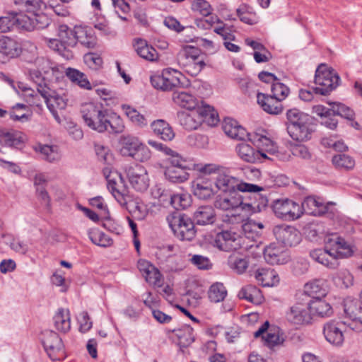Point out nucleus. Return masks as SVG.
Instances as JSON below:
<instances>
[{
  "mask_svg": "<svg viewBox=\"0 0 362 362\" xmlns=\"http://www.w3.org/2000/svg\"><path fill=\"white\" fill-rule=\"evenodd\" d=\"M353 246L344 238L333 234L325 240L324 249H315L310 252L311 258L330 269L339 266L338 260L353 255Z\"/></svg>",
  "mask_w": 362,
  "mask_h": 362,
  "instance_id": "f257e3e1",
  "label": "nucleus"
},
{
  "mask_svg": "<svg viewBox=\"0 0 362 362\" xmlns=\"http://www.w3.org/2000/svg\"><path fill=\"white\" fill-rule=\"evenodd\" d=\"M31 80L36 84L37 93L44 98L48 110L52 114L55 120L60 124L61 118L58 112L66 108L67 98L65 95L52 89L48 81L42 76L38 70L30 71Z\"/></svg>",
  "mask_w": 362,
  "mask_h": 362,
  "instance_id": "f03ea898",
  "label": "nucleus"
},
{
  "mask_svg": "<svg viewBox=\"0 0 362 362\" xmlns=\"http://www.w3.org/2000/svg\"><path fill=\"white\" fill-rule=\"evenodd\" d=\"M286 129L295 141L303 142L311 139L313 129V117L297 108L286 112Z\"/></svg>",
  "mask_w": 362,
  "mask_h": 362,
  "instance_id": "7ed1b4c3",
  "label": "nucleus"
},
{
  "mask_svg": "<svg viewBox=\"0 0 362 362\" xmlns=\"http://www.w3.org/2000/svg\"><path fill=\"white\" fill-rule=\"evenodd\" d=\"M108 110L103 104L89 103L83 104L81 113L86 124L98 132H105Z\"/></svg>",
  "mask_w": 362,
  "mask_h": 362,
  "instance_id": "20e7f679",
  "label": "nucleus"
},
{
  "mask_svg": "<svg viewBox=\"0 0 362 362\" xmlns=\"http://www.w3.org/2000/svg\"><path fill=\"white\" fill-rule=\"evenodd\" d=\"M179 65L191 76H197L204 67V57L201 51L193 46L182 47L177 57Z\"/></svg>",
  "mask_w": 362,
  "mask_h": 362,
  "instance_id": "39448f33",
  "label": "nucleus"
},
{
  "mask_svg": "<svg viewBox=\"0 0 362 362\" xmlns=\"http://www.w3.org/2000/svg\"><path fill=\"white\" fill-rule=\"evenodd\" d=\"M166 221L174 235L180 240H192L196 234L194 222L179 212L169 214Z\"/></svg>",
  "mask_w": 362,
  "mask_h": 362,
  "instance_id": "423d86ee",
  "label": "nucleus"
},
{
  "mask_svg": "<svg viewBox=\"0 0 362 362\" xmlns=\"http://www.w3.org/2000/svg\"><path fill=\"white\" fill-rule=\"evenodd\" d=\"M339 76L326 64L318 66L315 75V83L318 86L313 88L315 94L327 95L335 89L339 84Z\"/></svg>",
  "mask_w": 362,
  "mask_h": 362,
  "instance_id": "0eeeda50",
  "label": "nucleus"
},
{
  "mask_svg": "<svg viewBox=\"0 0 362 362\" xmlns=\"http://www.w3.org/2000/svg\"><path fill=\"white\" fill-rule=\"evenodd\" d=\"M44 40L47 46L62 55L76 45V27L74 30L66 25L58 27L57 38L45 37Z\"/></svg>",
  "mask_w": 362,
  "mask_h": 362,
  "instance_id": "6e6552de",
  "label": "nucleus"
},
{
  "mask_svg": "<svg viewBox=\"0 0 362 362\" xmlns=\"http://www.w3.org/2000/svg\"><path fill=\"white\" fill-rule=\"evenodd\" d=\"M344 321L354 331L362 330V298H347L344 302Z\"/></svg>",
  "mask_w": 362,
  "mask_h": 362,
  "instance_id": "1a4fd4ad",
  "label": "nucleus"
},
{
  "mask_svg": "<svg viewBox=\"0 0 362 362\" xmlns=\"http://www.w3.org/2000/svg\"><path fill=\"white\" fill-rule=\"evenodd\" d=\"M42 342L47 355L52 361H60L65 358V351L62 339L52 330L42 332Z\"/></svg>",
  "mask_w": 362,
  "mask_h": 362,
  "instance_id": "9d476101",
  "label": "nucleus"
},
{
  "mask_svg": "<svg viewBox=\"0 0 362 362\" xmlns=\"http://www.w3.org/2000/svg\"><path fill=\"white\" fill-rule=\"evenodd\" d=\"M272 208L277 217L286 221L298 219L303 214L300 206L288 199L274 200Z\"/></svg>",
  "mask_w": 362,
  "mask_h": 362,
  "instance_id": "9b49d317",
  "label": "nucleus"
},
{
  "mask_svg": "<svg viewBox=\"0 0 362 362\" xmlns=\"http://www.w3.org/2000/svg\"><path fill=\"white\" fill-rule=\"evenodd\" d=\"M180 76L181 74L176 70L166 69L160 74L152 76L151 83L155 88L164 91L171 90L180 85Z\"/></svg>",
  "mask_w": 362,
  "mask_h": 362,
  "instance_id": "f8f14e48",
  "label": "nucleus"
},
{
  "mask_svg": "<svg viewBox=\"0 0 362 362\" xmlns=\"http://www.w3.org/2000/svg\"><path fill=\"white\" fill-rule=\"evenodd\" d=\"M347 327V325L344 320H329L323 326V335L329 344L341 346L344 343V332Z\"/></svg>",
  "mask_w": 362,
  "mask_h": 362,
  "instance_id": "ddd939ff",
  "label": "nucleus"
},
{
  "mask_svg": "<svg viewBox=\"0 0 362 362\" xmlns=\"http://www.w3.org/2000/svg\"><path fill=\"white\" fill-rule=\"evenodd\" d=\"M129 182L136 191L144 192L149 186L146 170L140 165L129 166L126 170Z\"/></svg>",
  "mask_w": 362,
  "mask_h": 362,
  "instance_id": "4468645a",
  "label": "nucleus"
},
{
  "mask_svg": "<svg viewBox=\"0 0 362 362\" xmlns=\"http://www.w3.org/2000/svg\"><path fill=\"white\" fill-rule=\"evenodd\" d=\"M286 320L295 325L310 324L312 321L308 304L296 303L291 305L285 315Z\"/></svg>",
  "mask_w": 362,
  "mask_h": 362,
  "instance_id": "2eb2a0df",
  "label": "nucleus"
},
{
  "mask_svg": "<svg viewBox=\"0 0 362 362\" xmlns=\"http://www.w3.org/2000/svg\"><path fill=\"white\" fill-rule=\"evenodd\" d=\"M273 231L276 239L286 247L295 246L300 242V233L298 230L292 226H276Z\"/></svg>",
  "mask_w": 362,
  "mask_h": 362,
  "instance_id": "dca6fc26",
  "label": "nucleus"
},
{
  "mask_svg": "<svg viewBox=\"0 0 362 362\" xmlns=\"http://www.w3.org/2000/svg\"><path fill=\"white\" fill-rule=\"evenodd\" d=\"M264 258L268 264L272 265L285 264L291 259L288 251L275 243L270 244L264 249Z\"/></svg>",
  "mask_w": 362,
  "mask_h": 362,
  "instance_id": "f3484780",
  "label": "nucleus"
},
{
  "mask_svg": "<svg viewBox=\"0 0 362 362\" xmlns=\"http://www.w3.org/2000/svg\"><path fill=\"white\" fill-rule=\"evenodd\" d=\"M238 235L230 230H223L218 233L214 240V245L220 250L230 252L236 250Z\"/></svg>",
  "mask_w": 362,
  "mask_h": 362,
  "instance_id": "a211bd4d",
  "label": "nucleus"
},
{
  "mask_svg": "<svg viewBox=\"0 0 362 362\" xmlns=\"http://www.w3.org/2000/svg\"><path fill=\"white\" fill-rule=\"evenodd\" d=\"M216 189L224 193L234 194L237 192L238 180L228 174V170L224 168L218 176L215 177L214 182Z\"/></svg>",
  "mask_w": 362,
  "mask_h": 362,
  "instance_id": "6ab92c4d",
  "label": "nucleus"
},
{
  "mask_svg": "<svg viewBox=\"0 0 362 362\" xmlns=\"http://www.w3.org/2000/svg\"><path fill=\"white\" fill-rule=\"evenodd\" d=\"M24 134L17 130L0 128V151L4 147H17L24 142Z\"/></svg>",
  "mask_w": 362,
  "mask_h": 362,
  "instance_id": "aec40b11",
  "label": "nucleus"
},
{
  "mask_svg": "<svg viewBox=\"0 0 362 362\" xmlns=\"http://www.w3.org/2000/svg\"><path fill=\"white\" fill-rule=\"evenodd\" d=\"M257 141H259L258 152L263 155V156H259L260 163L267 160H273L274 157H278L279 147L275 142L264 136H259Z\"/></svg>",
  "mask_w": 362,
  "mask_h": 362,
  "instance_id": "412c9836",
  "label": "nucleus"
},
{
  "mask_svg": "<svg viewBox=\"0 0 362 362\" xmlns=\"http://www.w3.org/2000/svg\"><path fill=\"white\" fill-rule=\"evenodd\" d=\"M235 152L238 158L243 162L248 163H260L259 157L263 155L258 152L257 148H253L246 142H240L235 146Z\"/></svg>",
  "mask_w": 362,
  "mask_h": 362,
  "instance_id": "4be33fe9",
  "label": "nucleus"
},
{
  "mask_svg": "<svg viewBox=\"0 0 362 362\" xmlns=\"http://www.w3.org/2000/svg\"><path fill=\"white\" fill-rule=\"evenodd\" d=\"M257 103L264 111L272 115H279L283 111L281 101L272 95L259 93L257 95Z\"/></svg>",
  "mask_w": 362,
  "mask_h": 362,
  "instance_id": "5701e85b",
  "label": "nucleus"
},
{
  "mask_svg": "<svg viewBox=\"0 0 362 362\" xmlns=\"http://www.w3.org/2000/svg\"><path fill=\"white\" fill-rule=\"evenodd\" d=\"M142 141L135 136L131 134L122 135L119 141V152L123 156L133 157Z\"/></svg>",
  "mask_w": 362,
  "mask_h": 362,
  "instance_id": "b1692460",
  "label": "nucleus"
},
{
  "mask_svg": "<svg viewBox=\"0 0 362 362\" xmlns=\"http://www.w3.org/2000/svg\"><path fill=\"white\" fill-rule=\"evenodd\" d=\"M107 188L118 203L128 209V204L132 201L128 189L122 185V183H117L112 180H108Z\"/></svg>",
  "mask_w": 362,
  "mask_h": 362,
  "instance_id": "393cba45",
  "label": "nucleus"
},
{
  "mask_svg": "<svg viewBox=\"0 0 362 362\" xmlns=\"http://www.w3.org/2000/svg\"><path fill=\"white\" fill-rule=\"evenodd\" d=\"M214 182L209 180L198 178L193 184V194L199 199L207 200L214 197L216 191Z\"/></svg>",
  "mask_w": 362,
  "mask_h": 362,
  "instance_id": "a878e982",
  "label": "nucleus"
},
{
  "mask_svg": "<svg viewBox=\"0 0 362 362\" xmlns=\"http://www.w3.org/2000/svg\"><path fill=\"white\" fill-rule=\"evenodd\" d=\"M222 128L226 135L234 139L243 140L249 136L245 129L236 120L230 117L224 119Z\"/></svg>",
  "mask_w": 362,
  "mask_h": 362,
  "instance_id": "bb28decb",
  "label": "nucleus"
},
{
  "mask_svg": "<svg viewBox=\"0 0 362 362\" xmlns=\"http://www.w3.org/2000/svg\"><path fill=\"white\" fill-rule=\"evenodd\" d=\"M214 206L223 211L234 210L239 207L243 209L242 199L237 192L229 194L228 197H218L214 202Z\"/></svg>",
  "mask_w": 362,
  "mask_h": 362,
  "instance_id": "cd10ccee",
  "label": "nucleus"
},
{
  "mask_svg": "<svg viewBox=\"0 0 362 362\" xmlns=\"http://www.w3.org/2000/svg\"><path fill=\"white\" fill-rule=\"evenodd\" d=\"M254 276L263 286H274L280 281L277 272L273 269L259 268L255 272Z\"/></svg>",
  "mask_w": 362,
  "mask_h": 362,
  "instance_id": "c85d7f7f",
  "label": "nucleus"
},
{
  "mask_svg": "<svg viewBox=\"0 0 362 362\" xmlns=\"http://www.w3.org/2000/svg\"><path fill=\"white\" fill-rule=\"evenodd\" d=\"M309 313L311 317L317 316L320 317H329L332 314L331 305L321 298H316L312 300L308 304Z\"/></svg>",
  "mask_w": 362,
  "mask_h": 362,
  "instance_id": "c756f323",
  "label": "nucleus"
},
{
  "mask_svg": "<svg viewBox=\"0 0 362 362\" xmlns=\"http://www.w3.org/2000/svg\"><path fill=\"white\" fill-rule=\"evenodd\" d=\"M21 47L15 40L1 36L0 37V53L8 58H14L20 55Z\"/></svg>",
  "mask_w": 362,
  "mask_h": 362,
  "instance_id": "7c9ffc66",
  "label": "nucleus"
},
{
  "mask_svg": "<svg viewBox=\"0 0 362 362\" xmlns=\"http://www.w3.org/2000/svg\"><path fill=\"white\" fill-rule=\"evenodd\" d=\"M193 218L200 226L213 224L216 220L214 209L210 206H200L194 213Z\"/></svg>",
  "mask_w": 362,
  "mask_h": 362,
  "instance_id": "2f4dec72",
  "label": "nucleus"
},
{
  "mask_svg": "<svg viewBox=\"0 0 362 362\" xmlns=\"http://www.w3.org/2000/svg\"><path fill=\"white\" fill-rule=\"evenodd\" d=\"M327 290V281L324 279H315L310 281L304 286V292L313 299L320 298L321 296L326 295Z\"/></svg>",
  "mask_w": 362,
  "mask_h": 362,
  "instance_id": "473e14b6",
  "label": "nucleus"
},
{
  "mask_svg": "<svg viewBox=\"0 0 362 362\" xmlns=\"http://www.w3.org/2000/svg\"><path fill=\"white\" fill-rule=\"evenodd\" d=\"M300 206L303 213L305 212L314 216L321 215L326 211L323 203L314 197H306Z\"/></svg>",
  "mask_w": 362,
  "mask_h": 362,
  "instance_id": "72a5a7b5",
  "label": "nucleus"
},
{
  "mask_svg": "<svg viewBox=\"0 0 362 362\" xmlns=\"http://www.w3.org/2000/svg\"><path fill=\"white\" fill-rule=\"evenodd\" d=\"M238 297L255 305H259L264 300V296L260 289L252 285H247L242 288L238 293Z\"/></svg>",
  "mask_w": 362,
  "mask_h": 362,
  "instance_id": "f704fd0d",
  "label": "nucleus"
},
{
  "mask_svg": "<svg viewBox=\"0 0 362 362\" xmlns=\"http://www.w3.org/2000/svg\"><path fill=\"white\" fill-rule=\"evenodd\" d=\"M172 98L175 104L188 110H194L198 105L197 99L185 91L174 92Z\"/></svg>",
  "mask_w": 362,
  "mask_h": 362,
  "instance_id": "c9c22d12",
  "label": "nucleus"
},
{
  "mask_svg": "<svg viewBox=\"0 0 362 362\" xmlns=\"http://www.w3.org/2000/svg\"><path fill=\"white\" fill-rule=\"evenodd\" d=\"M151 127L153 133L164 141H171L175 136L171 127L163 119L154 121Z\"/></svg>",
  "mask_w": 362,
  "mask_h": 362,
  "instance_id": "e433bc0d",
  "label": "nucleus"
},
{
  "mask_svg": "<svg viewBox=\"0 0 362 362\" xmlns=\"http://www.w3.org/2000/svg\"><path fill=\"white\" fill-rule=\"evenodd\" d=\"M134 48L139 57L146 60L153 62L158 57L156 50L153 47L148 45L146 41L144 40H137L134 45Z\"/></svg>",
  "mask_w": 362,
  "mask_h": 362,
  "instance_id": "4c0bfd02",
  "label": "nucleus"
},
{
  "mask_svg": "<svg viewBox=\"0 0 362 362\" xmlns=\"http://www.w3.org/2000/svg\"><path fill=\"white\" fill-rule=\"evenodd\" d=\"M54 324L58 331L64 333L69 332L71 329V318L69 310L59 309L54 317Z\"/></svg>",
  "mask_w": 362,
  "mask_h": 362,
  "instance_id": "58836bf2",
  "label": "nucleus"
},
{
  "mask_svg": "<svg viewBox=\"0 0 362 362\" xmlns=\"http://www.w3.org/2000/svg\"><path fill=\"white\" fill-rule=\"evenodd\" d=\"M180 124L187 130L197 129L202 123V119L194 111L191 113L182 112L179 115Z\"/></svg>",
  "mask_w": 362,
  "mask_h": 362,
  "instance_id": "ea45409f",
  "label": "nucleus"
},
{
  "mask_svg": "<svg viewBox=\"0 0 362 362\" xmlns=\"http://www.w3.org/2000/svg\"><path fill=\"white\" fill-rule=\"evenodd\" d=\"M269 327V322L268 321L264 322L258 330L254 333V337L258 338L262 336L268 346H274L281 343L282 341L279 334L272 332L271 330L267 333L266 337L263 335L267 331Z\"/></svg>",
  "mask_w": 362,
  "mask_h": 362,
  "instance_id": "a19ab883",
  "label": "nucleus"
},
{
  "mask_svg": "<svg viewBox=\"0 0 362 362\" xmlns=\"http://www.w3.org/2000/svg\"><path fill=\"white\" fill-rule=\"evenodd\" d=\"M164 175L166 179L175 183L183 182L189 178V173L185 168L165 167Z\"/></svg>",
  "mask_w": 362,
  "mask_h": 362,
  "instance_id": "79ce46f5",
  "label": "nucleus"
},
{
  "mask_svg": "<svg viewBox=\"0 0 362 362\" xmlns=\"http://www.w3.org/2000/svg\"><path fill=\"white\" fill-rule=\"evenodd\" d=\"M127 117L135 125L139 127L147 126L148 120L144 115H141L137 110L127 105L122 106Z\"/></svg>",
  "mask_w": 362,
  "mask_h": 362,
  "instance_id": "37998d69",
  "label": "nucleus"
},
{
  "mask_svg": "<svg viewBox=\"0 0 362 362\" xmlns=\"http://www.w3.org/2000/svg\"><path fill=\"white\" fill-rule=\"evenodd\" d=\"M194 112L202 117V122H206L209 125H215L219 121L216 111L210 105H203Z\"/></svg>",
  "mask_w": 362,
  "mask_h": 362,
  "instance_id": "c03bdc74",
  "label": "nucleus"
},
{
  "mask_svg": "<svg viewBox=\"0 0 362 362\" xmlns=\"http://www.w3.org/2000/svg\"><path fill=\"white\" fill-rule=\"evenodd\" d=\"M76 43L78 42L86 47H92L95 45V37L90 30L83 27H76Z\"/></svg>",
  "mask_w": 362,
  "mask_h": 362,
  "instance_id": "a18cd8bd",
  "label": "nucleus"
},
{
  "mask_svg": "<svg viewBox=\"0 0 362 362\" xmlns=\"http://www.w3.org/2000/svg\"><path fill=\"white\" fill-rule=\"evenodd\" d=\"M174 332L179 339L180 345L183 347H187L194 341L193 329L189 325H184Z\"/></svg>",
  "mask_w": 362,
  "mask_h": 362,
  "instance_id": "49530a36",
  "label": "nucleus"
},
{
  "mask_svg": "<svg viewBox=\"0 0 362 362\" xmlns=\"http://www.w3.org/2000/svg\"><path fill=\"white\" fill-rule=\"evenodd\" d=\"M107 122H105V131L112 133H122L124 129V124L122 119L116 114H107Z\"/></svg>",
  "mask_w": 362,
  "mask_h": 362,
  "instance_id": "de8ad7c7",
  "label": "nucleus"
},
{
  "mask_svg": "<svg viewBox=\"0 0 362 362\" xmlns=\"http://www.w3.org/2000/svg\"><path fill=\"white\" fill-rule=\"evenodd\" d=\"M252 8L245 4H241L237 9L236 13L240 20L248 25L257 23L255 13L251 12Z\"/></svg>",
  "mask_w": 362,
  "mask_h": 362,
  "instance_id": "09e8293b",
  "label": "nucleus"
},
{
  "mask_svg": "<svg viewBox=\"0 0 362 362\" xmlns=\"http://www.w3.org/2000/svg\"><path fill=\"white\" fill-rule=\"evenodd\" d=\"M225 167L217 165L215 163H197L194 166V169L202 175H214L218 176L219 173L223 170Z\"/></svg>",
  "mask_w": 362,
  "mask_h": 362,
  "instance_id": "8fccbe9b",
  "label": "nucleus"
},
{
  "mask_svg": "<svg viewBox=\"0 0 362 362\" xmlns=\"http://www.w3.org/2000/svg\"><path fill=\"white\" fill-rule=\"evenodd\" d=\"M88 237L93 243L101 247H108L112 244V240L104 233L92 229L88 232Z\"/></svg>",
  "mask_w": 362,
  "mask_h": 362,
  "instance_id": "3c124183",
  "label": "nucleus"
},
{
  "mask_svg": "<svg viewBox=\"0 0 362 362\" xmlns=\"http://www.w3.org/2000/svg\"><path fill=\"white\" fill-rule=\"evenodd\" d=\"M14 4L21 11L35 13L41 9L43 2L42 0H14Z\"/></svg>",
  "mask_w": 362,
  "mask_h": 362,
  "instance_id": "603ef678",
  "label": "nucleus"
},
{
  "mask_svg": "<svg viewBox=\"0 0 362 362\" xmlns=\"http://www.w3.org/2000/svg\"><path fill=\"white\" fill-rule=\"evenodd\" d=\"M227 291L225 286L221 283L213 284L209 291V298L211 302L218 303L225 298Z\"/></svg>",
  "mask_w": 362,
  "mask_h": 362,
  "instance_id": "864d4df0",
  "label": "nucleus"
},
{
  "mask_svg": "<svg viewBox=\"0 0 362 362\" xmlns=\"http://www.w3.org/2000/svg\"><path fill=\"white\" fill-rule=\"evenodd\" d=\"M332 107V115H339L347 119H353L354 112L349 107L340 103H328Z\"/></svg>",
  "mask_w": 362,
  "mask_h": 362,
  "instance_id": "5fc2aeb1",
  "label": "nucleus"
},
{
  "mask_svg": "<svg viewBox=\"0 0 362 362\" xmlns=\"http://www.w3.org/2000/svg\"><path fill=\"white\" fill-rule=\"evenodd\" d=\"M272 96L282 102L289 95L290 89L287 86L281 83L278 79V81H276L272 85Z\"/></svg>",
  "mask_w": 362,
  "mask_h": 362,
  "instance_id": "6e6d98bb",
  "label": "nucleus"
},
{
  "mask_svg": "<svg viewBox=\"0 0 362 362\" xmlns=\"http://www.w3.org/2000/svg\"><path fill=\"white\" fill-rule=\"evenodd\" d=\"M40 152L44 160L54 162L60 158V154L57 146L44 145L40 147Z\"/></svg>",
  "mask_w": 362,
  "mask_h": 362,
  "instance_id": "4d7b16f0",
  "label": "nucleus"
},
{
  "mask_svg": "<svg viewBox=\"0 0 362 362\" xmlns=\"http://www.w3.org/2000/svg\"><path fill=\"white\" fill-rule=\"evenodd\" d=\"M228 265L237 274L244 273L248 267V262L245 258L230 256L228 259Z\"/></svg>",
  "mask_w": 362,
  "mask_h": 362,
  "instance_id": "13d9d810",
  "label": "nucleus"
},
{
  "mask_svg": "<svg viewBox=\"0 0 362 362\" xmlns=\"http://www.w3.org/2000/svg\"><path fill=\"white\" fill-rule=\"evenodd\" d=\"M12 18L13 25L16 24L19 28L28 31L34 30L33 17L31 18L25 14H16Z\"/></svg>",
  "mask_w": 362,
  "mask_h": 362,
  "instance_id": "bf43d9fd",
  "label": "nucleus"
},
{
  "mask_svg": "<svg viewBox=\"0 0 362 362\" xmlns=\"http://www.w3.org/2000/svg\"><path fill=\"white\" fill-rule=\"evenodd\" d=\"M168 203L177 210L184 209L189 205V197L185 194H172Z\"/></svg>",
  "mask_w": 362,
  "mask_h": 362,
  "instance_id": "052dcab7",
  "label": "nucleus"
},
{
  "mask_svg": "<svg viewBox=\"0 0 362 362\" xmlns=\"http://www.w3.org/2000/svg\"><path fill=\"white\" fill-rule=\"evenodd\" d=\"M332 163L339 168L351 169L354 166V160L346 154H337L333 156Z\"/></svg>",
  "mask_w": 362,
  "mask_h": 362,
  "instance_id": "680f3d73",
  "label": "nucleus"
},
{
  "mask_svg": "<svg viewBox=\"0 0 362 362\" xmlns=\"http://www.w3.org/2000/svg\"><path fill=\"white\" fill-rule=\"evenodd\" d=\"M146 281L155 286L160 287L163 285V276L159 270L154 266L150 267L148 272L144 276Z\"/></svg>",
  "mask_w": 362,
  "mask_h": 362,
  "instance_id": "e2e57ef3",
  "label": "nucleus"
},
{
  "mask_svg": "<svg viewBox=\"0 0 362 362\" xmlns=\"http://www.w3.org/2000/svg\"><path fill=\"white\" fill-rule=\"evenodd\" d=\"M85 64L93 70L100 69L103 64L101 57L95 53H88L83 57Z\"/></svg>",
  "mask_w": 362,
  "mask_h": 362,
  "instance_id": "0e129e2a",
  "label": "nucleus"
},
{
  "mask_svg": "<svg viewBox=\"0 0 362 362\" xmlns=\"http://www.w3.org/2000/svg\"><path fill=\"white\" fill-rule=\"evenodd\" d=\"M27 106L23 104H16L9 112L10 118L14 121L25 122L29 119V115L22 110H26Z\"/></svg>",
  "mask_w": 362,
  "mask_h": 362,
  "instance_id": "69168bd1",
  "label": "nucleus"
},
{
  "mask_svg": "<svg viewBox=\"0 0 362 362\" xmlns=\"http://www.w3.org/2000/svg\"><path fill=\"white\" fill-rule=\"evenodd\" d=\"M191 8L206 17H208L212 11L211 5L206 0H194L192 4Z\"/></svg>",
  "mask_w": 362,
  "mask_h": 362,
  "instance_id": "338daca9",
  "label": "nucleus"
},
{
  "mask_svg": "<svg viewBox=\"0 0 362 362\" xmlns=\"http://www.w3.org/2000/svg\"><path fill=\"white\" fill-rule=\"evenodd\" d=\"M151 194L155 199H158L163 204L168 203L172 193L163 188L160 185H156L151 189Z\"/></svg>",
  "mask_w": 362,
  "mask_h": 362,
  "instance_id": "774afa93",
  "label": "nucleus"
}]
</instances>
